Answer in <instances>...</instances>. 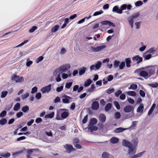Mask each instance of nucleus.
Segmentation results:
<instances>
[{
    "label": "nucleus",
    "instance_id": "obj_1",
    "mask_svg": "<svg viewBox=\"0 0 158 158\" xmlns=\"http://www.w3.org/2000/svg\"><path fill=\"white\" fill-rule=\"evenodd\" d=\"M134 107L129 105L125 106L123 108L124 111L126 113L131 112V113L128 115V117L131 118L134 115Z\"/></svg>",
    "mask_w": 158,
    "mask_h": 158
},
{
    "label": "nucleus",
    "instance_id": "obj_2",
    "mask_svg": "<svg viewBox=\"0 0 158 158\" xmlns=\"http://www.w3.org/2000/svg\"><path fill=\"white\" fill-rule=\"evenodd\" d=\"M142 69H144L145 68H143ZM141 69H138L135 70V72L139 73L140 76L147 79L148 77L147 72L144 70H142Z\"/></svg>",
    "mask_w": 158,
    "mask_h": 158
},
{
    "label": "nucleus",
    "instance_id": "obj_3",
    "mask_svg": "<svg viewBox=\"0 0 158 158\" xmlns=\"http://www.w3.org/2000/svg\"><path fill=\"white\" fill-rule=\"evenodd\" d=\"M70 67L71 66L70 64H67L62 65L58 67V68L60 71L62 73L68 71L70 68Z\"/></svg>",
    "mask_w": 158,
    "mask_h": 158
},
{
    "label": "nucleus",
    "instance_id": "obj_4",
    "mask_svg": "<svg viewBox=\"0 0 158 158\" xmlns=\"http://www.w3.org/2000/svg\"><path fill=\"white\" fill-rule=\"evenodd\" d=\"M61 73H62L60 71L58 68L53 72V75L54 76L56 77V81L59 82L61 81L60 75Z\"/></svg>",
    "mask_w": 158,
    "mask_h": 158
},
{
    "label": "nucleus",
    "instance_id": "obj_5",
    "mask_svg": "<svg viewBox=\"0 0 158 158\" xmlns=\"http://www.w3.org/2000/svg\"><path fill=\"white\" fill-rule=\"evenodd\" d=\"M102 63L100 61H98L95 64L92 65L90 67V70L91 71L93 70H95L99 69L101 67Z\"/></svg>",
    "mask_w": 158,
    "mask_h": 158
},
{
    "label": "nucleus",
    "instance_id": "obj_6",
    "mask_svg": "<svg viewBox=\"0 0 158 158\" xmlns=\"http://www.w3.org/2000/svg\"><path fill=\"white\" fill-rule=\"evenodd\" d=\"M106 46L105 45H102L100 46H98L96 48L93 46H91L90 48V49L91 51L93 52H97L102 50L103 49L106 48Z\"/></svg>",
    "mask_w": 158,
    "mask_h": 158
},
{
    "label": "nucleus",
    "instance_id": "obj_7",
    "mask_svg": "<svg viewBox=\"0 0 158 158\" xmlns=\"http://www.w3.org/2000/svg\"><path fill=\"white\" fill-rule=\"evenodd\" d=\"M12 80L15 81L16 82H22L24 81V78L23 77H19L15 74H14L11 77Z\"/></svg>",
    "mask_w": 158,
    "mask_h": 158
},
{
    "label": "nucleus",
    "instance_id": "obj_8",
    "mask_svg": "<svg viewBox=\"0 0 158 158\" xmlns=\"http://www.w3.org/2000/svg\"><path fill=\"white\" fill-rule=\"evenodd\" d=\"M51 85L50 84L47 86L43 87L41 89V91L43 94L46 92L48 93L51 90Z\"/></svg>",
    "mask_w": 158,
    "mask_h": 158
},
{
    "label": "nucleus",
    "instance_id": "obj_9",
    "mask_svg": "<svg viewBox=\"0 0 158 158\" xmlns=\"http://www.w3.org/2000/svg\"><path fill=\"white\" fill-rule=\"evenodd\" d=\"M128 148V154L129 155L131 156L136 153V147L133 146V145H132V146Z\"/></svg>",
    "mask_w": 158,
    "mask_h": 158
},
{
    "label": "nucleus",
    "instance_id": "obj_10",
    "mask_svg": "<svg viewBox=\"0 0 158 158\" xmlns=\"http://www.w3.org/2000/svg\"><path fill=\"white\" fill-rule=\"evenodd\" d=\"M64 148L68 152H70L71 151L74 150L75 149L73 148L72 145L68 144H66L63 146Z\"/></svg>",
    "mask_w": 158,
    "mask_h": 158
},
{
    "label": "nucleus",
    "instance_id": "obj_11",
    "mask_svg": "<svg viewBox=\"0 0 158 158\" xmlns=\"http://www.w3.org/2000/svg\"><path fill=\"white\" fill-rule=\"evenodd\" d=\"M99 104L98 102L96 101L93 102L92 104V109L94 110H97L99 108Z\"/></svg>",
    "mask_w": 158,
    "mask_h": 158
},
{
    "label": "nucleus",
    "instance_id": "obj_12",
    "mask_svg": "<svg viewBox=\"0 0 158 158\" xmlns=\"http://www.w3.org/2000/svg\"><path fill=\"white\" fill-rule=\"evenodd\" d=\"M121 8H119L118 6H114L112 9V11L117 13L121 14L123 13V11L120 10Z\"/></svg>",
    "mask_w": 158,
    "mask_h": 158
},
{
    "label": "nucleus",
    "instance_id": "obj_13",
    "mask_svg": "<svg viewBox=\"0 0 158 158\" xmlns=\"http://www.w3.org/2000/svg\"><path fill=\"white\" fill-rule=\"evenodd\" d=\"M147 73L148 74V76L150 77L152 75H153L155 73V69L153 68H151L147 70Z\"/></svg>",
    "mask_w": 158,
    "mask_h": 158
},
{
    "label": "nucleus",
    "instance_id": "obj_14",
    "mask_svg": "<svg viewBox=\"0 0 158 158\" xmlns=\"http://www.w3.org/2000/svg\"><path fill=\"white\" fill-rule=\"evenodd\" d=\"M122 144L124 146L128 147V148L132 146V145L131 143L126 139L123 140Z\"/></svg>",
    "mask_w": 158,
    "mask_h": 158
},
{
    "label": "nucleus",
    "instance_id": "obj_15",
    "mask_svg": "<svg viewBox=\"0 0 158 158\" xmlns=\"http://www.w3.org/2000/svg\"><path fill=\"white\" fill-rule=\"evenodd\" d=\"M128 129L129 128H124L121 127H120L116 128L115 130L114 131V132L115 133H118L122 132Z\"/></svg>",
    "mask_w": 158,
    "mask_h": 158
},
{
    "label": "nucleus",
    "instance_id": "obj_16",
    "mask_svg": "<svg viewBox=\"0 0 158 158\" xmlns=\"http://www.w3.org/2000/svg\"><path fill=\"white\" fill-rule=\"evenodd\" d=\"M132 59L133 61H136L137 63H140L143 60L141 57H139L138 55L133 57Z\"/></svg>",
    "mask_w": 158,
    "mask_h": 158
},
{
    "label": "nucleus",
    "instance_id": "obj_17",
    "mask_svg": "<svg viewBox=\"0 0 158 158\" xmlns=\"http://www.w3.org/2000/svg\"><path fill=\"white\" fill-rule=\"evenodd\" d=\"M102 158H114V156L106 152H104L102 155Z\"/></svg>",
    "mask_w": 158,
    "mask_h": 158
},
{
    "label": "nucleus",
    "instance_id": "obj_18",
    "mask_svg": "<svg viewBox=\"0 0 158 158\" xmlns=\"http://www.w3.org/2000/svg\"><path fill=\"white\" fill-rule=\"evenodd\" d=\"M99 119L100 122L104 123L106 120V116L103 114H100L99 116Z\"/></svg>",
    "mask_w": 158,
    "mask_h": 158
},
{
    "label": "nucleus",
    "instance_id": "obj_19",
    "mask_svg": "<svg viewBox=\"0 0 158 158\" xmlns=\"http://www.w3.org/2000/svg\"><path fill=\"white\" fill-rule=\"evenodd\" d=\"M69 111H63L61 115V117L62 119H64L66 118L69 115Z\"/></svg>",
    "mask_w": 158,
    "mask_h": 158
},
{
    "label": "nucleus",
    "instance_id": "obj_20",
    "mask_svg": "<svg viewBox=\"0 0 158 158\" xmlns=\"http://www.w3.org/2000/svg\"><path fill=\"white\" fill-rule=\"evenodd\" d=\"M98 129V127L94 125H89L88 129L91 132L93 131H96Z\"/></svg>",
    "mask_w": 158,
    "mask_h": 158
},
{
    "label": "nucleus",
    "instance_id": "obj_21",
    "mask_svg": "<svg viewBox=\"0 0 158 158\" xmlns=\"http://www.w3.org/2000/svg\"><path fill=\"white\" fill-rule=\"evenodd\" d=\"M87 70V68L85 67H83L79 69V74L80 76L84 74Z\"/></svg>",
    "mask_w": 158,
    "mask_h": 158
},
{
    "label": "nucleus",
    "instance_id": "obj_22",
    "mask_svg": "<svg viewBox=\"0 0 158 158\" xmlns=\"http://www.w3.org/2000/svg\"><path fill=\"white\" fill-rule=\"evenodd\" d=\"M64 97V98H63L62 99V101L63 102L65 103H69V100L70 99H72V98L69 96L65 95Z\"/></svg>",
    "mask_w": 158,
    "mask_h": 158
},
{
    "label": "nucleus",
    "instance_id": "obj_23",
    "mask_svg": "<svg viewBox=\"0 0 158 158\" xmlns=\"http://www.w3.org/2000/svg\"><path fill=\"white\" fill-rule=\"evenodd\" d=\"M157 50V48H151L149 49L146 51V53H149L153 54L155 52H156Z\"/></svg>",
    "mask_w": 158,
    "mask_h": 158
},
{
    "label": "nucleus",
    "instance_id": "obj_24",
    "mask_svg": "<svg viewBox=\"0 0 158 158\" xmlns=\"http://www.w3.org/2000/svg\"><path fill=\"white\" fill-rule=\"evenodd\" d=\"M119 139L115 137H112L110 139V142L113 144L116 143L118 142Z\"/></svg>",
    "mask_w": 158,
    "mask_h": 158
},
{
    "label": "nucleus",
    "instance_id": "obj_25",
    "mask_svg": "<svg viewBox=\"0 0 158 158\" xmlns=\"http://www.w3.org/2000/svg\"><path fill=\"white\" fill-rule=\"evenodd\" d=\"M128 21L130 25L131 26V27L132 28L133 27V23L134 22V19L131 16H130L128 18Z\"/></svg>",
    "mask_w": 158,
    "mask_h": 158
},
{
    "label": "nucleus",
    "instance_id": "obj_26",
    "mask_svg": "<svg viewBox=\"0 0 158 158\" xmlns=\"http://www.w3.org/2000/svg\"><path fill=\"white\" fill-rule=\"evenodd\" d=\"M144 108L143 105V103L140 104L137 109V112L138 113L142 112L143 111Z\"/></svg>",
    "mask_w": 158,
    "mask_h": 158
},
{
    "label": "nucleus",
    "instance_id": "obj_27",
    "mask_svg": "<svg viewBox=\"0 0 158 158\" xmlns=\"http://www.w3.org/2000/svg\"><path fill=\"white\" fill-rule=\"evenodd\" d=\"M156 105L154 103L152 105L151 107L149 110L148 113V116L150 115L152 113L155 108V107Z\"/></svg>",
    "mask_w": 158,
    "mask_h": 158
},
{
    "label": "nucleus",
    "instance_id": "obj_28",
    "mask_svg": "<svg viewBox=\"0 0 158 158\" xmlns=\"http://www.w3.org/2000/svg\"><path fill=\"white\" fill-rule=\"evenodd\" d=\"M146 52L144 53L143 55V57L145 60H148L150 59L152 57V55L151 54H147Z\"/></svg>",
    "mask_w": 158,
    "mask_h": 158
},
{
    "label": "nucleus",
    "instance_id": "obj_29",
    "mask_svg": "<svg viewBox=\"0 0 158 158\" xmlns=\"http://www.w3.org/2000/svg\"><path fill=\"white\" fill-rule=\"evenodd\" d=\"M0 156L6 158L9 157L10 156V154L8 152H1L0 153Z\"/></svg>",
    "mask_w": 158,
    "mask_h": 158
},
{
    "label": "nucleus",
    "instance_id": "obj_30",
    "mask_svg": "<svg viewBox=\"0 0 158 158\" xmlns=\"http://www.w3.org/2000/svg\"><path fill=\"white\" fill-rule=\"evenodd\" d=\"M97 123V120L95 118H93L90 120L89 124V125H95Z\"/></svg>",
    "mask_w": 158,
    "mask_h": 158
},
{
    "label": "nucleus",
    "instance_id": "obj_31",
    "mask_svg": "<svg viewBox=\"0 0 158 158\" xmlns=\"http://www.w3.org/2000/svg\"><path fill=\"white\" fill-rule=\"evenodd\" d=\"M92 83V81L90 79H88L84 82V86L86 87L89 86Z\"/></svg>",
    "mask_w": 158,
    "mask_h": 158
},
{
    "label": "nucleus",
    "instance_id": "obj_32",
    "mask_svg": "<svg viewBox=\"0 0 158 158\" xmlns=\"http://www.w3.org/2000/svg\"><path fill=\"white\" fill-rule=\"evenodd\" d=\"M55 114V113L53 112H52L49 114H46L45 116V118H53Z\"/></svg>",
    "mask_w": 158,
    "mask_h": 158
},
{
    "label": "nucleus",
    "instance_id": "obj_33",
    "mask_svg": "<svg viewBox=\"0 0 158 158\" xmlns=\"http://www.w3.org/2000/svg\"><path fill=\"white\" fill-rule=\"evenodd\" d=\"M126 93L129 96L132 97H135L137 95L136 93L134 91H128Z\"/></svg>",
    "mask_w": 158,
    "mask_h": 158
},
{
    "label": "nucleus",
    "instance_id": "obj_34",
    "mask_svg": "<svg viewBox=\"0 0 158 158\" xmlns=\"http://www.w3.org/2000/svg\"><path fill=\"white\" fill-rule=\"evenodd\" d=\"M112 104L110 103H108L105 107V110L106 111H108L111 108Z\"/></svg>",
    "mask_w": 158,
    "mask_h": 158
},
{
    "label": "nucleus",
    "instance_id": "obj_35",
    "mask_svg": "<svg viewBox=\"0 0 158 158\" xmlns=\"http://www.w3.org/2000/svg\"><path fill=\"white\" fill-rule=\"evenodd\" d=\"M126 63V66L127 67H129L131 66V60L130 58H128L125 60Z\"/></svg>",
    "mask_w": 158,
    "mask_h": 158
},
{
    "label": "nucleus",
    "instance_id": "obj_36",
    "mask_svg": "<svg viewBox=\"0 0 158 158\" xmlns=\"http://www.w3.org/2000/svg\"><path fill=\"white\" fill-rule=\"evenodd\" d=\"M138 141L137 138H134L132 140V142L133 144V146L135 147L137 145Z\"/></svg>",
    "mask_w": 158,
    "mask_h": 158
},
{
    "label": "nucleus",
    "instance_id": "obj_37",
    "mask_svg": "<svg viewBox=\"0 0 158 158\" xmlns=\"http://www.w3.org/2000/svg\"><path fill=\"white\" fill-rule=\"evenodd\" d=\"M20 104L19 103H17L15 105L13 109L15 111H18L20 108Z\"/></svg>",
    "mask_w": 158,
    "mask_h": 158
},
{
    "label": "nucleus",
    "instance_id": "obj_38",
    "mask_svg": "<svg viewBox=\"0 0 158 158\" xmlns=\"http://www.w3.org/2000/svg\"><path fill=\"white\" fill-rule=\"evenodd\" d=\"M137 123V121H134L132 122V125L129 128L131 129H134L136 126Z\"/></svg>",
    "mask_w": 158,
    "mask_h": 158
},
{
    "label": "nucleus",
    "instance_id": "obj_39",
    "mask_svg": "<svg viewBox=\"0 0 158 158\" xmlns=\"http://www.w3.org/2000/svg\"><path fill=\"white\" fill-rule=\"evenodd\" d=\"M120 63V62L117 60H115L113 63V66L114 68H117L118 66Z\"/></svg>",
    "mask_w": 158,
    "mask_h": 158
},
{
    "label": "nucleus",
    "instance_id": "obj_40",
    "mask_svg": "<svg viewBox=\"0 0 158 158\" xmlns=\"http://www.w3.org/2000/svg\"><path fill=\"white\" fill-rule=\"evenodd\" d=\"M137 88V85L135 84H132L130 86L128 87L129 89L135 90Z\"/></svg>",
    "mask_w": 158,
    "mask_h": 158
},
{
    "label": "nucleus",
    "instance_id": "obj_41",
    "mask_svg": "<svg viewBox=\"0 0 158 158\" xmlns=\"http://www.w3.org/2000/svg\"><path fill=\"white\" fill-rule=\"evenodd\" d=\"M7 122V120L5 118H3L0 120V124L2 125H5Z\"/></svg>",
    "mask_w": 158,
    "mask_h": 158
},
{
    "label": "nucleus",
    "instance_id": "obj_42",
    "mask_svg": "<svg viewBox=\"0 0 158 158\" xmlns=\"http://www.w3.org/2000/svg\"><path fill=\"white\" fill-rule=\"evenodd\" d=\"M113 103L115 106L117 110L120 109V106L118 102L116 101H114L113 102Z\"/></svg>",
    "mask_w": 158,
    "mask_h": 158
},
{
    "label": "nucleus",
    "instance_id": "obj_43",
    "mask_svg": "<svg viewBox=\"0 0 158 158\" xmlns=\"http://www.w3.org/2000/svg\"><path fill=\"white\" fill-rule=\"evenodd\" d=\"M59 26L58 25H56L53 27L51 29V31L52 32H56L58 29Z\"/></svg>",
    "mask_w": 158,
    "mask_h": 158
},
{
    "label": "nucleus",
    "instance_id": "obj_44",
    "mask_svg": "<svg viewBox=\"0 0 158 158\" xmlns=\"http://www.w3.org/2000/svg\"><path fill=\"white\" fill-rule=\"evenodd\" d=\"M114 89L113 88H109L107 90H106V93H107L108 94H110L113 92H114Z\"/></svg>",
    "mask_w": 158,
    "mask_h": 158
},
{
    "label": "nucleus",
    "instance_id": "obj_45",
    "mask_svg": "<svg viewBox=\"0 0 158 158\" xmlns=\"http://www.w3.org/2000/svg\"><path fill=\"white\" fill-rule=\"evenodd\" d=\"M29 110V107L27 106H23L22 109V111L24 113L27 112Z\"/></svg>",
    "mask_w": 158,
    "mask_h": 158
},
{
    "label": "nucleus",
    "instance_id": "obj_46",
    "mask_svg": "<svg viewBox=\"0 0 158 158\" xmlns=\"http://www.w3.org/2000/svg\"><path fill=\"white\" fill-rule=\"evenodd\" d=\"M140 15V13L139 12H137L136 13H134L131 16V17L134 19H136L137 17H138Z\"/></svg>",
    "mask_w": 158,
    "mask_h": 158
},
{
    "label": "nucleus",
    "instance_id": "obj_47",
    "mask_svg": "<svg viewBox=\"0 0 158 158\" xmlns=\"http://www.w3.org/2000/svg\"><path fill=\"white\" fill-rule=\"evenodd\" d=\"M37 28V27L34 26L32 27L29 30V32L31 33L34 32Z\"/></svg>",
    "mask_w": 158,
    "mask_h": 158
},
{
    "label": "nucleus",
    "instance_id": "obj_48",
    "mask_svg": "<svg viewBox=\"0 0 158 158\" xmlns=\"http://www.w3.org/2000/svg\"><path fill=\"white\" fill-rule=\"evenodd\" d=\"M114 117L116 119H119L120 118L121 114L120 112H117L114 114Z\"/></svg>",
    "mask_w": 158,
    "mask_h": 158
},
{
    "label": "nucleus",
    "instance_id": "obj_49",
    "mask_svg": "<svg viewBox=\"0 0 158 158\" xmlns=\"http://www.w3.org/2000/svg\"><path fill=\"white\" fill-rule=\"evenodd\" d=\"M143 4V2L141 1H139L135 3V5L136 6L138 7L142 5Z\"/></svg>",
    "mask_w": 158,
    "mask_h": 158
},
{
    "label": "nucleus",
    "instance_id": "obj_50",
    "mask_svg": "<svg viewBox=\"0 0 158 158\" xmlns=\"http://www.w3.org/2000/svg\"><path fill=\"white\" fill-rule=\"evenodd\" d=\"M122 94V91L120 90H118L114 93V95L116 97H118Z\"/></svg>",
    "mask_w": 158,
    "mask_h": 158
},
{
    "label": "nucleus",
    "instance_id": "obj_51",
    "mask_svg": "<svg viewBox=\"0 0 158 158\" xmlns=\"http://www.w3.org/2000/svg\"><path fill=\"white\" fill-rule=\"evenodd\" d=\"M125 63L124 62H122L120 63L119 65V69H123L124 67H125Z\"/></svg>",
    "mask_w": 158,
    "mask_h": 158
},
{
    "label": "nucleus",
    "instance_id": "obj_52",
    "mask_svg": "<svg viewBox=\"0 0 158 158\" xmlns=\"http://www.w3.org/2000/svg\"><path fill=\"white\" fill-rule=\"evenodd\" d=\"M7 112L5 110L3 111L0 114V117H4L6 114Z\"/></svg>",
    "mask_w": 158,
    "mask_h": 158
},
{
    "label": "nucleus",
    "instance_id": "obj_53",
    "mask_svg": "<svg viewBox=\"0 0 158 158\" xmlns=\"http://www.w3.org/2000/svg\"><path fill=\"white\" fill-rule=\"evenodd\" d=\"M38 88L36 86H35L32 88L31 93L32 94H34L37 92Z\"/></svg>",
    "mask_w": 158,
    "mask_h": 158
},
{
    "label": "nucleus",
    "instance_id": "obj_54",
    "mask_svg": "<svg viewBox=\"0 0 158 158\" xmlns=\"http://www.w3.org/2000/svg\"><path fill=\"white\" fill-rule=\"evenodd\" d=\"M8 92L7 91H3L2 92L1 94V97L2 98H4L7 95Z\"/></svg>",
    "mask_w": 158,
    "mask_h": 158
},
{
    "label": "nucleus",
    "instance_id": "obj_55",
    "mask_svg": "<svg viewBox=\"0 0 158 158\" xmlns=\"http://www.w3.org/2000/svg\"><path fill=\"white\" fill-rule=\"evenodd\" d=\"M72 84L73 83L72 82H69L67 83L66 84L65 87L68 89L70 88L72 86Z\"/></svg>",
    "mask_w": 158,
    "mask_h": 158
},
{
    "label": "nucleus",
    "instance_id": "obj_56",
    "mask_svg": "<svg viewBox=\"0 0 158 158\" xmlns=\"http://www.w3.org/2000/svg\"><path fill=\"white\" fill-rule=\"evenodd\" d=\"M103 11L102 10H101L99 11H96L93 14V16H96L102 14L103 13Z\"/></svg>",
    "mask_w": 158,
    "mask_h": 158
},
{
    "label": "nucleus",
    "instance_id": "obj_57",
    "mask_svg": "<svg viewBox=\"0 0 158 158\" xmlns=\"http://www.w3.org/2000/svg\"><path fill=\"white\" fill-rule=\"evenodd\" d=\"M29 96V94L28 93H26L25 94H23L21 96L22 99L24 100L27 98Z\"/></svg>",
    "mask_w": 158,
    "mask_h": 158
},
{
    "label": "nucleus",
    "instance_id": "obj_58",
    "mask_svg": "<svg viewBox=\"0 0 158 158\" xmlns=\"http://www.w3.org/2000/svg\"><path fill=\"white\" fill-rule=\"evenodd\" d=\"M127 4H123L120 6V10H121L122 11H123V10H126L127 8Z\"/></svg>",
    "mask_w": 158,
    "mask_h": 158
},
{
    "label": "nucleus",
    "instance_id": "obj_59",
    "mask_svg": "<svg viewBox=\"0 0 158 158\" xmlns=\"http://www.w3.org/2000/svg\"><path fill=\"white\" fill-rule=\"evenodd\" d=\"M88 115H86L84 117V118L83 119L82 122L83 124H84L85 123L88 119Z\"/></svg>",
    "mask_w": 158,
    "mask_h": 158
},
{
    "label": "nucleus",
    "instance_id": "obj_60",
    "mask_svg": "<svg viewBox=\"0 0 158 158\" xmlns=\"http://www.w3.org/2000/svg\"><path fill=\"white\" fill-rule=\"evenodd\" d=\"M149 85L152 88H156L158 86V84L157 82H155L153 83L150 84Z\"/></svg>",
    "mask_w": 158,
    "mask_h": 158
},
{
    "label": "nucleus",
    "instance_id": "obj_61",
    "mask_svg": "<svg viewBox=\"0 0 158 158\" xmlns=\"http://www.w3.org/2000/svg\"><path fill=\"white\" fill-rule=\"evenodd\" d=\"M41 97V94L40 93H37L35 94V98L39 100Z\"/></svg>",
    "mask_w": 158,
    "mask_h": 158
},
{
    "label": "nucleus",
    "instance_id": "obj_62",
    "mask_svg": "<svg viewBox=\"0 0 158 158\" xmlns=\"http://www.w3.org/2000/svg\"><path fill=\"white\" fill-rule=\"evenodd\" d=\"M23 115V113L21 112L20 111L19 112H18L16 114V116L17 117V118H20Z\"/></svg>",
    "mask_w": 158,
    "mask_h": 158
},
{
    "label": "nucleus",
    "instance_id": "obj_63",
    "mask_svg": "<svg viewBox=\"0 0 158 158\" xmlns=\"http://www.w3.org/2000/svg\"><path fill=\"white\" fill-rule=\"evenodd\" d=\"M127 101L129 102V103L131 104H133L135 102L134 100L130 98H129L127 99Z\"/></svg>",
    "mask_w": 158,
    "mask_h": 158
},
{
    "label": "nucleus",
    "instance_id": "obj_64",
    "mask_svg": "<svg viewBox=\"0 0 158 158\" xmlns=\"http://www.w3.org/2000/svg\"><path fill=\"white\" fill-rule=\"evenodd\" d=\"M139 94L140 95L143 97L145 96V93L143 90H140L139 91Z\"/></svg>",
    "mask_w": 158,
    "mask_h": 158
}]
</instances>
